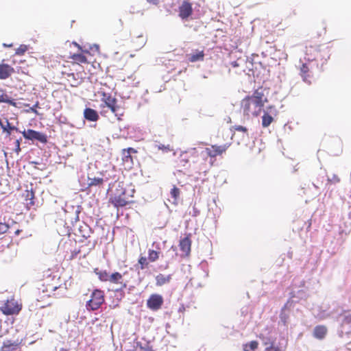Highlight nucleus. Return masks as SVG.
<instances>
[{"label": "nucleus", "instance_id": "8fccbe9b", "mask_svg": "<svg viewBox=\"0 0 351 351\" xmlns=\"http://www.w3.org/2000/svg\"><path fill=\"white\" fill-rule=\"evenodd\" d=\"M231 65L233 68H237L240 66V63L237 61H234L231 62Z\"/></svg>", "mask_w": 351, "mask_h": 351}, {"label": "nucleus", "instance_id": "a19ab883", "mask_svg": "<svg viewBox=\"0 0 351 351\" xmlns=\"http://www.w3.org/2000/svg\"><path fill=\"white\" fill-rule=\"evenodd\" d=\"M328 181L332 184H337L340 182V178L337 175L333 174L331 178H328Z\"/></svg>", "mask_w": 351, "mask_h": 351}, {"label": "nucleus", "instance_id": "72a5a7b5", "mask_svg": "<svg viewBox=\"0 0 351 351\" xmlns=\"http://www.w3.org/2000/svg\"><path fill=\"white\" fill-rule=\"evenodd\" d=\"M149 260L145 256H141L138 258V263L140 265V268L141 269H144L147 268L149 265Z\"/></svg>", "mask_w": 351, "mask_h": 351}, {"label": "nucleus", "instance_id": "6e6552de", "mask_svg": "<svg viewBox=\"0 0 351 351\" xmlns=\"http://www.w3.org/2000/svg\"><path fill=\"white\" fill-rule=\"evenodd\" d=\"M164 303L163 298L161 295L152 294L147 300V307L153 311H156L161 308Z\"/></svg>", "mask_w": 351, "mask_h": 351}, {"label": "nucleus", "instance_id": "6ab92c4d", "mask_svg": "<svg viewBox=\"0 0 351 351\" xmlns=\"http://www.w3.org/2000/svg\"><path fill=\"white\" fill-rule=\"evenodd\" d=\"M193 154L189 152H186L180 154V157L177 160V166L178 167H182L186 169L189 166V159Z\"/></svg>", "mask_w": 351, "mask_h": 351}, {"label": "nucleus", "instance_id": "f03ea898", "mask_svg": "<svg viewBox=\"0 0 351 351\" xmlns=\"http://www.w3.org/2000/svg\"><path fill=\"white\" fill-rule=\"evenodd\" d=\"M267 101V99L263 91L260 89L256 90L252 95L245 97L241 102V108L244 116L258 117Z\"/></svg>", "mask_w": 351, "mask_h": 351}, {"label": "nucleus", "instance_id": "473e14b6", "mask_svg": "<svg viewBox=\"0 0 351 351\" xmlns=\"http://www.w3.org/2000/svg\"><path fill=\"white\" fill-rule=\"evenodd\" d=\"M341 315L343 316L342 324H347L351 326V313L348 311H344Z\"/></svg>", "mask_w": 351, "mask_h": 351}, {"label": "nucleus", "instance_id": "1a4fd4ad", "mask_svg": "<svg viewBox=\"0 0 351 351\" xmlns=\"http://www.w3.org/2000/svg\"><path fill=\"white\" fill-rule=\"evenodd\" d=\"M306 59L308 61H313L322 60L324 56L322 55V50L319 49V46L309 45L306 47Z\"/></svg>", "mask_w": 351, "mask_h": 351}, {"label": "nucleus", "instance_id": "a878e982", "mask_svg": "<svg viewBox=\"0 0 351 351\" xmlns=\"http://www.w3.org/2000/svg\"><path fill=\"white\" fill-rule=\"evenodd\" d=\"M132 42L136 45V47L141 48L146 43V38L142 34L132 36Z\"/></svg>", "mask_w": 351, "mask_h": 351}, {"label": "nucleus", "instance_id": "7c9ffc66", "mask_svg": "<svg viewBox=\"0 0 351 351\" xmlns=\"http://www.w3.org/2000/svg\"><path fill=\"white\" fill-rule=\"evenodd\" d=\"M258 347V342L257 341H251L243 345V351H254Z\"/></svg>", "mask_w": 351, "mask_h": 351}, {"label": "nucleus", "instance_id": "20e7f679", "mask_svg": "<svg viewBox=\"0 0 351 351\" xmlns=\"http://www.w3.org/2000/svg\"><path fill=\"white\" fill-rule=\"evenodd\" d=\"M101 104L99 106L101 114L105 115L108 112L107 109H109L115 114V116H117V112L119 109V107L117 105V99L112 97L111 94L104 91L101 92Z\"/></svg>", "mask_w": 351, "mask_h": 351}, {"label": "nucleus", "instance_id": "aec40b11", "mask_svg": "<svg viewBox=\"0 0 351 351\" xmlns=\"http://www.w3.org/2000/svg\"><path fill=\"white\" fill-rule=\"evenodd\" d=\"M328 329L324 325L316 326L313 330V336L318 339H323L326 336Z\"/></svg>", "mask_w": 351, "mask_h": 351}, {"label": "nucleus", "instance_id": "de8ad7c7", "mask_svg": "<svg viewBox=\"0 0 351 351\" xmlns=\"http://www.w3.org/2000/svg\"><path fill=\"white\" fill-rule=\"evenodd\" d=\"M300 221H301V220L300 219H298L295 221H294V223H298V225L300 226L298 228V230H302L303 228V226H300ZM302 221L305 223L304 221L302 220Z\"/></svg>", "mask_w": 351, "mask_h": 351}, {"label": "nucleus", "instance_id": "e433bc0d", "mask_svg": "<svg viewBox=\"0 0 351 351\" xmlns=\"http://www.w3.org/2000/svg\"><path fill=\"white\" fill-rule=\"evenodd\" d=\"M68 77V81L71 83V85L72 86H77L79 84V81L75 79V75L73 73H69L67 75Z\"/></svg>", "mask_w": 351, "mask_h": 351}, {"label": "nucleus", "instance_id": "052dcab7", "mask_svg": "<svg viewBox=\"0 0 351 351\" xmlns=\"http://www.w3.org/2000/svg\"><path fill=\"white\" fill-rule=\"evenodd\" d=\"M83 237L87 238V237H89V235L88 234V235L84 234Z\"/></svg>", "mask_w": 351, "mask_h": 351}, {"label": "nucleus", "instance_id": "393cba45", "mask_svg": "<svg viewBox=\"0 0 351 351\" xmlns=\"http://www.w3.org/2000/svg\"><path fill=\"white\" fill-rule=\"evenodd\" d=\"M131 153H136V151L132 147L123 149L122 150L123 160L126 162H132V157Z\"/></svg>", "mask_w": 351, "mask_h": 351}, {"label": "nucleus", "instance_id": "a211bd4d", "mask_svg": "<svg viewBox=\"0 0 351 351\" xmlns=\"http://www.w3.org/2000/svg\"><path fill=\"white\" fill-rule=\"evenodd\" d=\"M179 246L180 250L183 252L186 256H189L190 254L191 247V240L190 239L189 235L186 236V237L182 239L180 241Z\"/></svg>", "mask_w": 351, "mask_h": 351}, {"label": "nucleus", "instance_id": "f704fd0d", "mask_svg": "<svg viewBox=\"0 0 351 351\" xmlns=\"http://www.w3.org/2000/svg\"><path fill=\"white\" fill-rule=\"evenodd\" d=\"M171 196L175 199L177 200L178 198L180 197V190L179 188H178L176 186H173V187L171 189L170 191Z\"/></svg>", "mask_w": 351, "mask_h": 351}, {"label": "nucleus", "instance_id": "0eeeda50", "mask_svg": "<svg viewBox=\"0 0 351 351\" xmlns=\"http://www.w3.org/2000/svg\"><path fill=\"white\" fill-rule=\"evenodd\" d=\"M232 143H226L223 145H212L205 149L206 155L210 158H215L218 156H221L226 153V150L230 147Z\"/></svg>", "mask_w": 351, "mask_h": 351}, {"label": "nucleus", "instance_id": "ddd939ff", "mask_svg": "<svg viewBox=\"0 0 351 351\" xmlns=\"http://www.w3.org/2000/svg\"><path fill=\"white\" fill-rule=\"evenodd\" d=\"M192 13V4L189 1H184L179 7V16L182 19H187Z\"/></svg>", "mask_w": 351, "mask_h": 351}, {"label": "nucleus", "instance_id": "c9c22d12", "mask_svg": "<svg viewBox=\"0 0 351 351\" xmlns=\"http://www.w3.org/2000/svg\"><path fill=\"white\" fill-rule=\"evenodd\" d=\"M28 47L25 45H21L15 51V55L23 56L27 51Z\"/></svg>", "mask_w": 351, "mask_h": 351}, {"label": "nucleus", "instance_id": "9b49d317", "mask_svg": "<svg viewBox=\"0 0 351 351\" xmlns=\"http://www.w3.org/2000/svg\"><path fill=\"white\" fill-rule=\"evenodd\" d=\"M15 72L14 68L11 65L5 63V60H2L0 63V80H5L10 77Z\"/></svg>", "mask_w": 351, "mask_h": 351}, {"label": "nucleus", "instance_id": "f8f14e48", "mask_svg": "<svg viewBox=\"0 0 351 351\" xmlns=\"http://www.w3.org/2000/svg\"><path fill=\"white\" fill-rule=\"evenodd\" d=\"M267 110V111L265 112L262 117V126L263 128H267L274 121V118L269 113L274 115L277 114V111L274 106H268Z\"/></svg>", "mask_w": 351, "mask_h": 351}, {"label": "nucleus", "instance_id": "09e8293b", "mask_svg": "<svg viewBox=\"0 0 351 351\" xmlns=\"http://www.w3.org/2000/svg\"><path fill=\"white\" fill-rule=\"evenodd\" d=\"M271 341H274L271 340L270 338H267L265 339V341L263 342V345L265 346L266 347L271 346V343H270Z\"/></svg>", "mask_w": 351, "mask_h": 351}, {"label": "nucleus", "instance_id": "13d9d810", "mask_svg": "<svg viewBox=\"0 0 351 351\" xmlns=\"http://www.w3.org/2000/svg\"><path fill=\"white\" fill-rule=\"evenodd\" d=\"M60 351H68V350L65 348H61Z\"/></svg>", "mask_w": 351, "mask_h": 351}, {"label": "nucleus", "instance_id": "864d4df0", "mask_svg": "<svg viewBox=\"0 0 351 351\" xmlns=\"http://www.w3.org/2000/svg\"><path fill=\"white\" fill-rule=\"evenodd\" d=\"M241 72H245V70H244V69H242V70H241V71H234V73L239 74V73H241Z\"/></svg>", "mask_w": 351, "mask_h": 351}, {"label": "nucleus", "instance_id": "39448f33", "mask_svg": "<svg viewBox=\"0 0 351 351\" xmlns=\"http://www.w3.org/2000/svg\"><path fill=\"white\" fill-rule=\"evenodd\" d=\"M23 304L21 302L11 296L3 302L0 306V311L5 315H16L21 311Z\"/></svg>", "mask_w": 351, "mask_h": 351}, {"label": "nucleus", "instance_id": "a18cd8bd", "mask_svg": "<svg viewBox=\"0 0 351 351\" xmlns=\"http://www.w3.org/2000/svg\"><path fill=\"white\" fill-rule=\"evenodd\" d=\"M38 106V102H37L33 107H31L28 111H31L35 114H38V111L36 109Z\"/></svg>", "mask_w": 351, "mask_h": 351}, {"label": "nucleus", "instance_id": "ea45409f", "mask_svg": "<svg viewBox=\"0 0 351 351\" xmlns=\"http://www.w3.org/2000/svg\"><path fill=\"white\" fill-rule=\"evenodd\" d=\"M9 225L6 223L0 222V234L5 233L9 230Z\"/></svg>", "mask_w": 351, "mask_h": 351}, {"label": "nucleus", "instance_id": "2f4dec72", "mask_svg": "<svg viewBox=\"0 0 351 351\" xmlns=\"http://www.w3.org/2000/svg\"><path fill=\"white\" fill-rule=\"evenodd\" d=\"M88 181V186L89 187L93 186H101L104 184V179L101 178H89Z\"/></svg>", "mask_w": 351, "mask_h": 351}, {"label": "nucleus", "instance_id": "bf43d9fd", "mask_svg": "<svg viewBox=\"0 0 351 351\" xmlns=\"http://www.w3.org/2000/svg\"><path fill=\"white\" fill-rule=\"evenodd\" d=\"M75 45H77V47H78L79 49H81V47H80V46L78 44H77V43H75Z\"/></svg>", "mask_w": 351, "mask_h": 351}, {"label": "nucleus", "instance_id": "5fc2aeb1", "mask_svg": "<svg viewBox=\"0 0 351 351\" xmlns=\"http://www.w3.org/2000/svg\"><path fill=\"white\" fill-rule=\"evenodd\" d=\"M311 220H308V226H307V228H311Z\"/></svg>", "mask_w": 351, "mask_h": 351}, {"label": "nucleus", "instance_id": "3c124183", "mask_svg": "<svg viewBox=\"0 0 351 351\" xmlns=\"http://www.w3.org/2000/svg\"><path fill=\"white\" fill-rule=\"evenodd\" d=\"M149 3L154 5H157L159 3V0H147Z\"/></svg>", "mask_w": 351, "mask_h": 351}, {"label": "nucleus", "instance_id": "f3484780", "mask_svg": "<svg viewBox=\"0 0 351 351\" xmlns=\"http://www.w3.org/2000/svg\"><path fill=\"white\" fill-rule=\"evenodd\" d=\"M110 282L119 285L121 287L120 289L121 290L127 287V282L123 281L122 274L117 271L110 274Z\"/></svg>", "mask_w": 351, "mask_h": 351}, {"label": "nucleus", "instance_id": "c03bdc74", "mask_svg": "<svg viewBox=\"0 0 351 351\" xmlns=\"http://www.w3.org/2000/svg\"><path fill=\"white\" fill-rule=\"evenodd\" d=\"M136 351H152V350L148 347H143L142 346H140L136 348Z\"/></svg>", "mask_w": 351, "mask_h": 351}, {"label": "nucleus", "instance_id": "4d7b16f0", "mask_svg": "<svg viewBox=\"0 0 351 351\" xmlns=\"http://www.w3.org/2000/svg\"><path fill=\"white\" fill-rule=\"evenodd\" d=\"M85 230H86V232H88H88H90V230L87 228V227H86V226H85Z\"/></svg>", "mask_w": 351, "mask_h": 351}, {"label": "nucleus", "instance_id": "c85d7f7f", "mask_svg": "<svg viewBox=\"0 0 351 351\" xmlns=\"http://www.w3.org/2000/svg\"><path fill=\"white\" fill-rule=\"evenodd\" d=\"M95 272L97 275L99 279L101 281H103V282L109 281L110 282V274H109L106 270L98 271V269H96Z\"/></svg>", "mask_w": 351, "mask_h": 351}, {"label": "nucleus", "instance_id": "79ce46f5", "mask_svg": "<svg viewBox=\"0 0 351 351\" xmlns=\"http://www.w3.org/2000/svg\"><path fill=\"white\" fill-rule=\"evenodd\" d=\"M157 148L158 150H162L163 152H169V151H171V148H170V145H162V144H159V145H156Z\"/></svg>", "mask_w": 351, "mask_h": 351}, {"label": "nucleus", "instance_id": "5701e85b", "mask_svg": "<svg viewBox=\"0 0 351 351\" xmlns=\"http://www.w3.org/2000/svg\"><path fill=\"white\" fill-rule=\"evenodd\" d=\"M25 200L26 202V207L28 210H29L32 206H34V192L33 191H25Z\"/></svg>", "mask_w": 351, "mask_h": 351}, {"label": "nucleus", "instance_id": "4be33fe9", "mask_svg": "<svg viewBox=\"0 0 351 351\" xmlns=\"http://www.w3.org/2000/svg\"><path fill=\"white\" fill-rule=\"evenodd\" d=\"M300 75L302 76L304 82L309 84L311 83L312 75L310 74V69L306 64H302L301 66Z\"/></svg>", "mask_w": 351, "mask_h": 351}, {"label": "nucleus", "instance_id": "412c9836", "mask_svg": "<svg viewBox=\"0 0 351 351\" xmlns=\"http://www.w3.org/2000/svg\"><path fill=\"white\" fill-rule=\"evenodd\" d=\"M84 118L89 121H97L99 119L97 112L90 108H86L84 110Z\"/></svg>", "mask_w": 351, "mask_h": 351}, {"label": "nucleus", "instance_id": "bb28decb", "mask_svg": "<svg viewBox=\"0 0 351 351\" xmlns=\"http://www.w3.org/2000/svg\"><path fill=\"white\" fill-rule=\"evenodd\" d=\"M0 93H1L0 95V103H6L12 106H16V102L14 101V99H12L9 97V96L5 93V90L0 89Z\"/></svg>", "mask_w": 351, "mask_h": 351}, {"label": "nucleus", "instance_id": "cd10ccee", "mask_svg": "<svg viewBox=\"0 0 351 351\" xmlns=\"http://www.w3.org/2000/svg\"><path fill=\"white\" fill-rule=\"evenodd\" d=\"M204 58V51H198L195 53L189 55V61L191 62H195L197 61H202Z\"/></svg>", "mask_w": 351, "mask_h": 351}, {"label": "nucleus", "instance_id": "58836bf2", "mask_svg": "<svg viewBox=\"0 0 351 351\" xmlns=\"http://www.w3.org/2000/svg\"><path fill=\"white\" fill-rule=\"evenodd\" d=\"M274 341H271V346L266 347L265 351H282L279 347L274 346Z\"/></svg>", "mask_w": 351, "mask_h": 351}, {"label": "nucleus", "instance_id": "4468645a", "mask_svg": "<svg viewBox=\"0 0 351 351\" xmlns=\"http://www.w3.org/2000/svg\"><path fill=\"white\" fill-rule=\"evenodd\" d=\"M20 344L21 341H19V339L5 340L3 342V345L0 348V351H15L19 348Z\"/></svg>", "mask_w": 351, "mask_h": 351}, {"label": "nucleus", "instance_id": "37998d69", "mask_svg": "<svg viewBox=\"0 0 351 351\" xmlns=\"http://www.w3.org/2000/svg\"><path fill=\"white\" fill-rule=\"evenodd\" d=\"M80 252V250H75L73 252H71V256L69 257L70 260L74 259L77 257L78 254Z\"/></svg>", "mask_w": 351, "mask_h": 351}, {"label": "nucleus", "instance_id": "4c0bfd02", "mask_svg": "<svg viewBox=\"0 0 351 351\" xmlns=\"http://www.w3.org/2000/svg\"><path fill=\"white\" fill-rule=\"evenodd\" d=\"M234 129L236 131L243 132L245 137H248L247 129L245 127L242 125H234Z\"/></svg>", "mask_w": 351, "mask_h": 351}, {"label": "nucleus", "instance_id": "f257e3e1", "mask_svg": "<svg viewBox=\"0 0 351 351\" xmlns=\"http://www.w3.org/2000/svg\"><path fill=\"white\" fill-rule=\"evenodd\" d=\"M58 280L59 278L49 277L43 280L38 289V302H45L49 298H59L64 295L66 289L64 285L59 284ZM48 305L49 303L44 302L40 305V307L43 308Z\"/></svg>", "mask_w": 351, "mask_h": 351}, {"label": "nucleus", "instance_id": "b1692460", "mask_svg": "<svg viewBox=\"0 0 351 351\" xmlns=\"http://www.w3.org/2000/svg\"><path fill=\"white\" fill-rule=\"evenodd\" d=\"M171 280V275L169 274L165 276L162 274H159L156 276V285L158 287L162 286L167 283H169Z\"/></svg>", "mask_w": 351, "mask_h": 351}, {"label": "nucleus", "instance_id": "2eb2a0df", "mask_svg": "<svg viewBox=\"0 0 351 351\" xmlns=\"http://www.w3.org/2000/svg\"><path fill=\"white\" fill-rule=\"evenodd\" d=\"M152 245L156 247V250H153V249H149L148 250V260L149 262H156V261L158 260V258H160V255L161 254V249H160V244L158 243H156V242H154L152 243Z\"/></svg>", "mask_w": 351, "mask_h": 351}, {"label": "nucleus", "instance_id": "423d86ee", "mask_svg": "<svg viewBox=\"0 0 351 351\" xmlns=\"http://www.w3.org/2000/svg\"><path fill=\"white\" fill-rule=\"evenodd\" d=\"M105 302L104 292L100 289H95L91 295L90 298L87 301L86 307L89 311H96L99 309Z\"/></svg>", "mask_w": 351, "mask_h": 351}, {"label": "nucleus", "instance_id": "c756f323", "mask_svg": "<svg viewBox=\"0 0 351 351\" xmlns=\"http://www.w3.org/2000/svg\"><path fill=\"white\" fill-rule=\"evenodd\" d=\"M6 125H4L0 120V126L3 129V132H6L8 135L11 134L12 130H18V128L15 126L11 125L8 119L5 121Z\"/></svg>", "mask_w": 351, "mask_h": 351}, {"label": "nucleus", "instance_id": "6e6d98bb", "mask_svg": "<svg viewBox=\"0 0 351 351\" xmlns=\"http://www.w3.org/2000/svg\"><path fill=\"white\" fill-rule=\"evenodd\" d=\"M21 232V230H17L16 232H15V234L16 235H19Z\"/></svg>", "mask_w": 351, "mask_h": 351}, {"label": "nucleus", "instance_id": "9d476101", "mask_svg": "<svg viewBox=\"0 0 351 351\" xmlns=\"http://www.w3.org/2000/svg\"><path fill=\"white\" fill-rule=\"evenodd\" d=\"M23 136L25 138L28 140H37L40 143H45L47 141V136L45 134H43L40 132L35 131L32 129H28L27 130H24L22 132Z\"/></svg>", "mask_w": 351, "mask_h": 351}, {"label": "nucleus", "instance_id": "7ed1b4c3", "mask_svg": "<svg viewBox=\"0 0 351 351\" xmlns=\"http://www.w3.org/2000/svg\"><path fill=\"white\" fill-rule=\"evenodd\" d=\"M119 189H116L115 193L110 199L112 204L117 208L123 207L128 204L134 202V194L135 190L134 189H125L119 185Z\"/></svg>", "mask_w": 351, "mask_h": 351}, {"label": "nucleus", "instance_id": "49530a36", "mask_svg": "<svg viewBox=\"0 0 351 351\" xmlns=\"http://www.w3.org/2000/svg\"><path fill=\"white\" fill-rule=\"evenodd\" d=\"M15 143H16L15 151H16V153H19L21 151L20 141L19 140H16Z\"/></svg>", "mask_w": 351, "mask_h": 351}, {"label": "nucleus", "instance_id": "603ef678", "mask_svg": "<svg viewBox=\"0 0 351 351\" xmlns=\"http://www.w3.org/2000/svg\"><path fill=\"white\" fill-rule=\"evenodd\" d=\"M3 46L4 47H12L13 46V44L12 43H10V44H6V43H3Z\"/></svg>", "mask_w": 351, "mask_h": 351}, {"label": "nucleus", "instance_id": "dca6fc26", "mask_svg": "<svg viewBox=\"0 0 351 351\" xmlns=\"http://www.w3.org/2000/svg\"><path fill=\"white\" fill-rule=\"evenodd\" d=\"M86 54H90V52L87 50L82 51V53H73L70 56V58L73 60V62L75 64H88L89 62L87 60Z\"/></svg>", "mask_w": 351, "mask_h": 351}]
</instances>
